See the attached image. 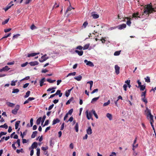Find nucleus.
<instances>
[{"instance_id": "obj_1", "label": "nucleus", "mask_w": 156, "mask_h": 156, "mask_svg": "<svg viewBox=\"0 0 156 156\" xmlns=\"http://www.w3.org/2000/svg\"><path fill=\"white\" fill-rule=\"evenodd\" d=\"M154 11H155L154 9L152 7V5L150 4H148L145 6L143 14L146 15H148V16L150 14Z\"/></svg>"}, {"instance_id": "obj_2", "label": "nucleus", "mask_w": 156, "mask_h": 156, "mask_svg": "<svg viewBox=\"0 0 156 156\" xmlns=\"http://www.w3.org/2000/svg\"><path fill=\"white\" fill-rule=\"evenodd\" d=\"M145 112L146 113L147 118L148 119H150L151 126L153 128V129H154V125L153 124V123L154 122L153 116L151 113V110L147 108Z\"/></svg>"}, {"instance_id": "obj_3", "label": "nucleus", "mask_w": 156, "mask_h": 156, "mask_svg": "<svg viewBox=\"0 0 156 156\" xmlns=\"http://www.w3.org/2000/svg\"><path fill=\"white\" fill-rule=\"evenodd\" d=\"M20 106L19 105H16L14 109L12 110V113L14 115H16L19 109Z\"/></svg>"}, {"instance_id": "obj_4", "label": "nucleus", "mask_w": 156, "mask_h": 156, "mask_svg": "<svg viewBox=\"0 0 156 156\" xmlns=\"http://www.w3.org/2000/svg\"><path fill=\"white\" fill-rule=\"evenodd\" d=\"M84 62L85 63H86V65L90 66L93 67L94 66V65L93 62L90 61H88L86 59H85L84 60Z\"/></svg>"}, {"instance_id": "obj_5", "label": "nucleus", "mask_w": 156, "mask_h": 156, "mask_svg": "<svg viewBox=\"0 0 156 156\" xmlns=\"http://www.w3.org/2000/svg\"><path fill=\"white\" fill-rule=\"evenodd\" d=\"M86 114L87 118L88 119H90L91 118L92 119V115L91 112H90L88 113V111L87 110L86 112Z\"/></svg>"}, {"instance_id": "obj_6", "label": "nucleus", "mask_w": 156, "mask_h": 156, "mask_svg": "<svg viewBox=\"0 0 156 156\" xmlns=\"http://www.w3.org/2000/svg\"><path fill=\"white\" fill-rule=\"evenodd\" d=\"M46 55L45 54L44 55L42 56L41 58H40L39 59V61L40 62H43L44 61L46 60L48 58V57L46 58L45 56Z\"/></svg>"}, {"instance_id": "obj_7", "label": "nucleus", "mask_w": 156, "mask_h": 156, "mask_svg": "<svg viewBox=\"0 0 156 156\" xmlns=\"http://www.w3.org/2000/svg\"><path fill=\"white\" fill-rule=\"evenodd\" d=\"M115 68L116 73L117 75L119 73L120 67L117 65H116L115 66Z\"/></svg>"}, {"instance_id": "obj_8", "label": "nucleus", "mask_w": 156, "mask_h": 156, "mask_svg": "<svg viewBox=\"0 0 156 156\" xmlns=\"http://www.w3.org/2000/svg\"><path fill=\"white\" fill-rule=\"evenodd\" d=\"M75 101L74 98L72 97L67 101L66 103V105H67L69 104L70 102L73 103Z\"/></svg>"}, {"instance_id": "obj_9", "label": "nucleus", "mask_w": 156, "mask_h": 156, "mask_svg": "<svg viewBox=\"0 0 156 156\" xmlns=\"http://www.w3.org/2000/svg\"><path fill=\"white\" fill-rule=\"evenodd\" d=\"M39 63L37 61H35L34 62H31L29 63V64L32 66H34L36 65H37Z\"/></svg>"}, {"instance_id": "obj_10", "label": "nucleus", "mask_w": 156, "mask_h": 156, "mask_svg": "<svg viewBox=\"0 0 156 156\" xmlns=\"http://www.w3.org/2000/svg\"><path fill=\"white\" fill-rule=\"evenodd\" d=\"M14 4H10L9 3L6 6V7L5 8H4L3 9L5 10V11L8 10Z\"/></svg>"}, {"instance_id": "obj_11", "label": "nucleus", "mask_w": 156, "mask_h": 156, "mask_svg": "<svg viewBox=\"0 0 156 156\" xmlns=\"http://www.w3.org/2000/svg\"><path fill=\"white\" fill-rule=\"evenodd\" d=\"M87 133L88 135H90L92 133V130L91 129L90 126L88 127L87 129L86 130Z\"/></svg>"}, {"instance_id": "obj_12", "label": "nucleus", "mask_w": 156, "mask_h": 156, "mask_svg": "<svg viewBox=\"0 0 156 156\" xmlns=\"http://www.w3.org/2000/svg\"><path fill=\"white\" fill-rule=\"evenodd\" d=\"M126 25L125 24H122L118 26V29L119 30H122L123 29L125 28L126 27Z\"/></svg>"}, {"instance_id": "obj_13", "label": "nucleus", "mask_w": 156, "mask_h": 156, "mask_svg": "<svg viewBox=\"0 0 156 156\" xmlns=\"http://www.w3.org/2000/svg\"><path fill=\"white\" fill-rule=\"evenodd\" d=\"M125 18L128 20L126 22L128 26H130L131 23V22L130 21V20L132 19L131 18H129L128 17H126Z\"/></svg>"}, {"instance_id": "obj_14", "label": "nucleus", "mask_w": 156, "mask_h": 156, "mask_svg": "<svg viewBox=\"0 0 156 156\" xmlns=\"http://www.w3.org/2000/svg\"><path fill=\"white\" fill-rule=\"evenodd\" d=\"M75 52L77 53L80 56H82L83 55V51H79L77 50L75 51Z\"/></svg>"}, {"instance_id": "obj_15", "label": "nucleus", "mask_w": 156, "mask_h": 156, "mask_svg": "<svg viewBox=\"0 0 156 156\" xmlns=\"http://www.w3.org/2000/svg\"><path fill=\"white\" fill-rule=\"evenodd\" d=\"M94 13V12H92L91 14L93 18L95 19L98 18L99 17V15Z\"/></svg>"}, {"instance_id": "obj_16", "label": "nucleus", "mask_w": 156, "mask_h": 156, "mask_svg": "<svg viewBox=\"0 0 156 156\" xmlns=\"http://www.w3.org/2000/svg\"><path fill=\"white\" fill-rule=\"evenodd\" d=\"M37 146V143L36 142H34L33 143L31 147L32 149H34V148H36Z\"/></svg>"}, {"instance_id": "obj_17", "label": "nucleus", "mask_w": 156, "mask_h": 156, "mask_svg": "<svg viewBox=\"0 0 156 156\" xmlns=\"http://www.w3.org/2000/svg\"><path fill=\"white\" fill-rule=\"evenodd\" d=\"M6 104L8 106L12 107H14L15 105V104L14 103L9 102H7Z\"/></svg>"}, {"instance_id": "obj_18", "label": "nucleus", "mask_w": 156, "mask_h": 156, "mask_svg": "<svg viewBox=\"0 0 156 156\" xmlns=\"http://www.w3.org/2000/svg\"><path fill=\"white\" fill-rule=\"evenodd\" d=\"M37 133V131H34L33 132L31 136V137L32 138H34L35 137Z\"/></svg>"}, {"instance_id": "obj_19", "label": "nucleus", "mask_w": 156, "mask_h": 156, "mask_svg": "<svg viewBox=\"0 0 156 156\" xmlns=\"http://www.w3.org/2000/svg\"><path fill=\"white\" fill-rule=\"evenodd\" d=\"M20 123V121H17L15 123V129H17L18 128V127Z\"/></svg>"}, {"instance_id": "obj_20", "label": "nucleus", "mask_w": 156, "mask_h": 156, "mask_svg": "<svg viewBox=\"0 0 156 156\" xmlns=\"http://www.w3.org/2000/svg\"><path fill=\"white\" fill-rule=\"evenodd\" d=\"M106 116L110 120H112V115L111 114L109 113H107L106 114Z\"/></svg>"}, {"instance_id": "obj_21", "label": "nucleus", "mask_w": 156, "mask_h": 156, "mask_svg": "<svg viewBox=\"0 0 156 156\" xmlns=\"http://www.w3.org/2000/svg\"><path fill=\"white\" fill-rule=\"evenodd\" d=\"M99 97H98L95 98H93L91 101V103H93L94 102L97 101L99 98Z\"/></svg>"}, {"instance_id": "obj_22", "label": "nucleus", "mask_w": 156, "mask_h": 156, "mask_svg": "<svg viewBox=\"0 0 156 156\" xmlns=\"http://www.w3.org/2000/svg\"><path fill=\"white\" fill-rule=\"evenodd\" d=\"M60 122V120L58 119H54L53 122L52 124L54 125L57 123H58L59 122Z\"/></svg>"}, {"instance_id": "obj_23", "label": "nucleus", "mask_w": 156, "mask_h": 156, "mask_svg": "<svg viewBox=\"0 0 156 156\" xmlns=\"http://www.w3.org/2000/svg\"><path fill=\"white\" fill-rule=\"evenodd\" d=\"M74 78L76 80H77L78 81H80L82 79V76L81 75H79L77 77H74Z\"/></svg>"}, {"instance_id": "obj_24", "label": "nucleus", "mask_w": 156, "mask_h": 156, "mask_svg": "<svg viewBox=\"0 0 156 156\" xmlns=\"http://www.w3.org/2000/svg\"><path fill=\"white\" fill-rule=\"evenodd\" d=\"M30 91H28L26 93L25 95L24 96V98H28L30 95Z\"/></svg>"}, {"instance_id": "obj_25", "label": "nucleus", "mask_w": 156, "mask_h": 156, "mask_svg": "<svg viewBox=\"0 0 156 156\" xmlns=\"http://www.w3.org/2000/svg\"><path fill=\"white\" fill-rule=\"evenodd\" d=\"M75 129L76 131V132H78L79 131V125L77 122L76 123V125L75 127Z\"/></svg>"}, {"instance_id": "obj_26", "label": "nucleus", "mask_w": 156, "mask_h": 156, "mask_svg": "<svg viewBox=\"0 0 156 156\" xmlns=\"http://www.w3.org/2000/svg\"><path fill=\"white\" fill-rule=\"evenodd\" d=\"M41 120V117H39L36 121V124L38 125L40 124Z\"/></svg>"}, {"instance_id": "obj_27", "label": "nucleus", "mask_w": 156, "mask_h": 156, "mask_svg": "<svg viewBox=\"0 0 156 156\" xmlns=\"http://www.w3.org/2000/svg\"><path fill=\"white\" fill-rule=\"evenodd\" d=\"M3 71H7L9 70L10 68L7 66H5L4 67H3Z\"/></svg>"}, {"instance_id": "obj_28", "label": "nucleus", "mask_w": 156, "mask_h": 156, "mask_svg": "<svg viewBox=\"0 0 156 156\" xmlns=\"http://www.w3.org/2000/svg\"><path fill=\"white\" fill-rule=\"evenodd\" d=\"M56 88V87H53L51 88H49V91H50L52 90L51 91V93H53L55 92V90H54V89H55Z\"/></svg>"}, {"instance_id": "obj_29", "label": "nucleus", "mask_w": 156, "mask_h": 156, "mask_svg": "<svg viewBox=\"0 0 156 156\" xmlns=\"http://www.w3.org/2000/svg\"><path fill=\"white\" fill-rule=\"evenodd\" d=\"M90 45V44H85L83 47V49L84 50L87 49L89 48Z\"/></svg>"}, {"instance_id": "obj_30", "label": "nucleus", "mask_w": 156, "mask_h": 156, "mask_svg": "<svg viewBox=\"0 0 156 156\" xmlns=\"http://www.w3.org/2000/svg\"><path fill=\"white\" fill-rule=\"evenodd\" d=\"M87 83H89L90 84V90H91V88H92V87L93 86V82L92 81H88L87 82Z\"/></svg>"}, {"instance_id": "obj_31", "label": "nucleus", "mask_w": 156, "mask_h": 156, "mask_svg": "<svg viewBox=\"0 0 156 156\" xmlns=\"http://www.w3.org/2000/svg\"><path fill=\"white\" fill-rule=\"evenodd\" d=\"M139 15V13L138 12L135 13H134L133 14V17L140 18V16H138Z\"/></svg>"}, {"instance_id": "obj_32", "label": "nucleus", "mask_w": 156, "mask_h": 156, "mask_svg": "<svg viewBox=\"0 0 156 156\" xmlns=\"http://www.w3.org/2000/svg\"><path fill=\"white\" fill-rule=\"evenodd\" d=\"M92 112L93 114H94V115L95 116V118L97 119H98V115L96 113L95 111L93 110H92Z\"/></svg>"}, {"instance_id": "obj_33", "label": "nucleus", "mask_w": 156, "mask_h": 156, "mask_svg": "<svg viewBox=\"0 0 156 156\" xmlns=\"http://www.w3.org/2000/svg\"><path fill=\"white\" fill-rule=\"evenodd\" d=\"M8 126L6 123H5L4 125L0 126V128H5V129H7Z\"/></svg>"}, {"instance_id": "obj_34", "label": "nucleus", "mask_w": 156, "mask_h": 156, "mask_svg": "<svg viewBox=\"0 0 156 156\" xmlns=\"http://www.w3.org/2000/svg\"><path fill=\"white\" fill-rule=\"evenodd\" d=\"M19 91V90L18 89H13L12 92V93H16Z\"/></svg>"}, {"instance_id": "obj_35", "label": "nucleus", "mask_w": 156, "mask_h": 156, "mask_svg": "<svg viewBox=\"0 0 156 156\" xmlns=\"http://www.w3.org/2000/svg\"><path fill=\"white\" fill-rule=\"evenodd\" d=\"M145 81L147 83H150V78L149 76H147L146 78H144Z\"/></svg>"}, {"instance_id": "obj_36", "label": "nucleus", "mask_w": 156, "mask_h": 156, "mask_svg": "<svg viewBox=\"0 0 156 156\" xmlns=\"http://www.w3.org/2000/svg\"><path fill=\"white\" fill-rule=\"evenodd\" d=\"M139 87H140V90H144L146 86L144 85H141Z\"/></svg>"}, {"instance_id": "obj_37", "label": "nucleus", "mask_w": 156, "mask_h": 156, "mask_svg": "<svg viewBox=\"0 0 156 156\" xmlns=\"http://www.w3.org/2000/svg\"><path fill=\"white\" fill-rule=\"evenodd\" d=\"M76 73L75 72H73V73H70L68 74L66 76V77H67L69 76H71L72 75L75 76L76 75Z\"/></svg>"}, {"instance_id": "obj_38", "label": "nucleus", "mask_w": 156, "mask_h": 156, "mask_svg": "<svg viewBox=\"0 0 156 156\" xmlns=\"http://www.w3.org/2000/svg\"><path fill=\"white\" fill-rule=\"evenodd\" d=\"M72 9H74V8L71 6L70 4V6L68 7L66 11V13L68 12L69 11H71Z\"/></svg>"}, {"instance_id": "obj_39", "label": "nucleus", "mask_w": 156, "mask_h": 156, "mask_svg": "<svg viewBox=\"0 0 156 156\" xmlns=\"http://www.w3.org/2000/svg\"><path fill=\"white\" fill-rule=\"evenodd\" d=\"M110 100H108V101L106 102L105 103L103 104V106H106L110 104Z\"/></svg>"}, {"instance_id": "obj_40", "label": "nucleus", "mask_w": 156, "mask_h": 156, "mask_svg": "<svg viewBox=\"0 0 156 156\" xmlns=\"http://www.w3.org/2000/svg\"><path fill=\"white\" fill-rule=\"evenodd\" d=\"M121 51H116L114 53V55L115 56H118L120 55Z\"/></svg>"}, {"instance_id": "obj_41", "label": "nucleus", "mask_w": 156, "mask_h": 156, "mask_svg": "<svg viewBox=\"0 0 156 156\" xmlns=\"http://www.w3.org/2000/svg\"><path fill=\"white\" fill-rule=\"evenodd\" d=\"M9 20V18H8V19H7L6 20L4 21L2 23V24L3 25H4L5 24H6L8 22Z\"/></svg>"}, {"instance_id": "obj_42", "label": "nucleus", "mask_w": 156, "mask_h": 156, "mask_svg": "<svg viewBox=\"0 0 156 156\" xmlns=\"http://www.w3.org/2000/svg\"><path fill=\"white\" fill-rule=\"evenodd\" d=\"M37 156H40V149L37 148Z\"/></svg>"}, {"instance_id": "obj_43", "label": "nucleus", "mask_w": 156, "mask_h": 156, "mask_svg": "<svg viewBox=\"0 0 156 156\" xmlns=\"http://www.w3.org/2000/svg\"><path fill=\"white\" fill-rule=\"evenodd\" d=\"M35 56V54L34 53L28 54L27 55V57H33Z\"/></svg>"}, {"instance_id": "obj_44", "label": "nucleus", "mask_w": 156, "mask_h": 156, "mask_svg": "<svg viewBox=\"0 0 156 156\" xmlns=\"http://www.w3.org/2000/svg\"><path fill=\"white\" fill-rule=\"evenodd\" d=\"M88 23L87 21L85 22L83 25V27L85 28L86 26L88 25Z\"/></svg>"}, {"instance_id": "obj_45", "label": "nucleus", "mask_w": 156, "mask_h": 156, "mask_svg": "<svg viewBox=\"0 0 156 156\" xmlns=\"http://www.w3.org/2000/svg\"><path fill=\"white\" fill-rule=\"evenodd\" d=\"M20 36V34H17L16 35H14L13 37V39H15V38H17L19 36Z\"/></svg>"}, {"instance_id": "obj_46", "label": "nucleus", "mask_w": 156, "mask_h": 156, "mask_svg": "<svg viewBox=\"0 0 156 156\" xmlns=\"http://www.w3.org/2000/svg\"><path fill=\"white\" fill-rule=\"evenodd\" d=\"M142 100L144 101L145 104H147V100L145 98V97H144L142 98Z\"/></svg>"}, {"instance_id": "obj_47", "label": "nucleus", "mask_w": 156, "mask_h": 156, "mask_svg": "<svg viewBox=\"0 0 156 156\" xmlns=\"http://www.w3.org/2000/svg\"><path fill=\"white\" fill-rule=\"evenodd\" d=\"M16 80L15 81H14L13 80L12 81L11 83V85L12 86H15L16 85Z\"/></svg>"}, {"instance_id": "obj_48", "label": "nucleus", "mask_w": 156, "mask_h": 156, "mask_svg": "<svg viewBox=\"0 0 156 156\" xmlns=\"http://www.w3.org/2000/svg\"><path fill=\"white\" fill-rule=\"evenodd\" d=\"M33 119L32 118L30 120V127H32L33 124Z\"/></svg>"}, {"instance_id": "obj_49", "label": "nucleus", "mask_w": 156, "mask_h": 156, "mask_svg": "<svg viewBox=\"0 0 156 156\" xmlns=\"http://www.w3.org/2000/svg\"><path fill=\"white\" fill-rule=\"evenodd\" d=\"M11 35V33H10L9 34H8L7 35H5V36L3 37H2V39L5 38H6L9 37H10Z\"/></svg>"}, {"instance_id": "obj_50", "label": "nucleus", "mask_w": 156, "mask_h": 156, "mask_svg": "<svg viewBox=\"0 0 156 156\" xmlns=\"http://www.w3.org/2000/svg\"><path fill=\"white\" fill-rule=\"evenodd\" d=\"M73 108H72L69 111L68 113H67V114H68V115L69 114L71 115H72V113L73 112Z\"/></svg>"}, {"instance_id": "obj_51", "label": "nucleus", "mask_w": 156, "mask_h": 156, "mask_svg": "<svg viewBox=\"0 0 156 156\" xmlns=\"http://www.w3.org/2000/svg\"><path fill=\"white\" fill-rule=\"evenodd\" d=\"M76 49L79 50H82V49H83V47L81 46H79L76 47Z\"/></svg>"}, {"instance_id": "obj_52", "label": "nucleus", "mask_w": 156, "mask_h": 156, "mask_svg": "<svg viewBox=\"0 0 156 156\" xmlns=\"http://www.w3.org/2000/svg\"><path fill=\"white\" fill-rule=\"evenodd\" d=\"M28 64V62H26L25 63H24L23 64H22L21 65V66L22 67H24L26 66Z\"/></svg>"}, {"instance_id": "obj_53", "label": "nucleus", "mask_w": 156, "mask_h": 156, "mask_svg": "<svg viewBox=\"0 0 156 156\" xmlns=\"http://www.w3.org/2000/svg\"><path fill=\"white\" fill-rule=\"evenodd\" d=\"M18 145V147H19L20 146V140L19 139L17 140L16 142Z\"/></svg>"}, {"instance_id": "obj_54", "label": "nucleus", "mask_w": 156, "mask_h": 156, "mask_svg": "<svg viewBox=\"0 0 156 156\" xmlns=\"http://www.w3.org/2000/svg\"><path fill=\"white\" fill-rule=\"evenodd\" d=\"M36 28H37V27L34 24H32L30 27V28L32 30L35 29Z\"/></svg>"}, {"instance_id": "obj_55", "label": "nucleus", "mask_w": 156, "mask_h": 156, "mask_svg": "<svg viewBox=\"0 0 156 156\" xmlns=\"http://www.w3.org/2000/svg\"><path fill=\"white\" fill-rule=\"evenodd\" d=\"M7 134L6 132H1L0 133V136L1 137L2 135H5Z\"/></svg>"}, {"instance_id": "obj_56", "label": "nucleus", "mask_w": 156, "mask_h": 156, "mask_svg": "<svg viewBox=\"0 0 156 156\" xmlns=\"http://www.w3.org/2000/svg\"><path fill=\"white\" fill-rule=\"evenodd\" d=\"M146 92V91H145L142 92L141 95V96L142 97H145Z\"/></svg>"}, {"instance_id": "obj_57", "label": "nucleus", "mask_w": 156, "mask_h": 156, "mask_svg": "<svg viewBox=\"0 0 156 156\" xmlns=\"http://www.w3.org/2000/svg\"><path fill=\"white\" fill-rule=\"evenodd\" d=\"M16 143V142H14L12 144V147L14 150H16V147L15 146V144Z\"/></svg>"}, {"instance_id": "obj_58", "label": "nucleus", "mask_w": 156, "mask_h": 156, "mask_svg": "<svg viewBox=\"0 0 156 156\" xmlns=\"http://www.w3.org/2000/svg\"><path fill=\"white\" fill-rule=\"evenodd\" d=\"M29 83H25V84H24L23 85V88H27L28 86L29 85Z\"/></svg>"}, {"instance_id": "obj_59", "label": "nucleus", "mask_w": 156, "mask_h": 156, "mask_svg": "<svg viewBox=\"0 0 156 156\" xmlns=\"http://www.w3.org/2000/svg\"><path fill=\"white\" fill-rule=\"evenodd\" d=\"M11 30V28H9V29H5L4 30V31L5 33H7V32H9V31H10Z\"/></svg>"}, {"instance_id": "obj_60", "label": "nucleus", "mask_w": 156, "mask_h": 156, "mask_svg": "<svg viewBox=\"0 0 156 156\" xmlns=\"http://www.w3.org/2000/svg\"><path fill=\"white\" fill-rule=\"evenodd\" d=\"M42 150H43L44 151H46V150H47L48 149V147H41Z\"/></svg>"}, {"instance_id": "obj_61", "label": "nucleus", "mask_w": 156, "mask_h": 156, "mask_svg": "<svg viewBox=\"0 0 156 156\" xmlns=\"http://www.w3.org/2000/svg\"><path fill=\"white\" fill-rule=\"evenodd\" d=\"M48 122H49V120H46L45 123H44V125L43 126V127H44V126H45L46 125H47L48 123Z\"/></svg>"}, {"instance_id": "obj_62", "label": "nucleus", "mask_w": 156, "mask_h": 156, "mask_svg": "<svg viewBox=\"0 0 156 156\" xmlns=\"http://www.w3.org/2000/svg\"><path fill=\"white\" fill-rule=\"evenodd\" d=\"M127 85H126V84H125L123 86V88L124 89V90L125 91H126V88H127Z\"/></svg>"}, {"instance_id": "obj_63", "label": "nucleus", "mask_w": 156, "mask_h": 156, "mask_svg": "<svg viewBox=\"0 0 156 156\" xmlns=\"http://www.w3.org/2000/svg\"><path fill=\"white\" fill-rule=\"evenodd\" d=\"M64 124H65V123H63L62 125H61V129H60V130H63L64 128Z\"/></svg>"}, {"instance_id": "obj_64", "label": "nucleus", "mask_w": 156, "mask_h": 156, "mask_svg": "<svg viewBox=\"0 0 156 156\" xmlns=\"http://www.w3.org/2000/svg\"><path fill=\"white\" fill-rule=\"evenodd\" d=\"M109 156H116V153L115 152H112Z\"/></svg>"}]
</instances>
